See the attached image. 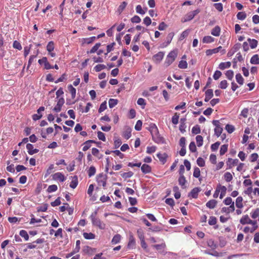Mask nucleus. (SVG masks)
<instances>
[{
    "label": "nucleus",
    "instance_id": "f257e3e1",
    "mask_svg": "<svg viewBox=\"0 0 259 259\" xmlns=\"http://www.w3.org/2000/svg\"><path fill=\"white\" fill-rule=\"evenodd\" d=\"M178 55L177 50H173L170 51L167 55L165 62L164 65L167 67L171 65L176 60Z\"/></svg>",
    "mask_w": 259,
    "mask_h": 259
},
{
    "label": "nucleus",
    "instance_id": "f03ea898",
    "mask_svg": "<svg viewBox=\"0 0 259 259\" xmlns=\"http://www.w3.org/2000/svg\"><path fill=\"white\" fill-rule=\"evenodd\" d=\"M219 52L221 53V55H224L226 53V50L223 48L222 46H219L218 48L213 49H208L205 51L206 55L209 56L213 54H217Z\"/></svg>",
    "mask_w": 259,
    "mask_h": 259
},
{
    "label": "nucleus",
    "instance_id": "7ed1b4c3",
    "mask_svg": "<svg viewBox=\"0 0 259 259\" xmlns=\"http://www.w3.org/2000/svg\"><path fill=\"white\" fill-rule=\"evenodd\" d=\"M150 133L152 139L155 142L160 143L163 142V139L160 136L157 127L155 128Z\"/></svg>",
    "mask_w": 259,
    "mask_h": 259
},
{
    "label": "nucleus",
    "instance_id": "20e7f679",
    "mask_svg": "<svg viewBox=\"0 0 259 259\" xmlns=\"http://www.w3.org/2000/svg\"><path fill=\"white\" fill-rule=\"evenodd\" d=\"M91 218L92 224L94 226L98 227L100 229H105V224L102 222L99 219L95 218V217L94 216L93 214H92L91 215Z\"/></svg>",
    "mask_w": 259,
    "mask_h": 259
},
{
    "label": "nucleus",
    "instance_id": "39448f33",
    "mask_svg": "<svg viewBox=\"0 0 259 259\" xmlns=\"http://www.w3.org/2000/svg\"><path fill=\"white\" fill-rule=\"evenodd\" d=\"M107 176L103 174H100L97 178V182L99 185L105 187L106 186Z\"/></svg>",
    "mask_w": 259,
    "mask_h": 259
},
{
    "label": "nucleus",
    "instance_id": "423d86ee",
    "mask_svg": "<svg viewBox=\"0 0 259 259\" xmlns=\"http://www.w3.org/2000/svg\"><path fill=\"white\" fill-rule=\"evenodd\" d=\"M164 53L163 52H159L152 57L153 61L156 63H159L163 58Z\"/></svg>",
    "mask_w": 259,
    "mask_h": 259
},
{
    "label": "nucleus",
    "instance_id": "0eeeda50",
    "mask_svg": "<svg viewBox=\"0 0 259 259\" xmlns=\"http://www.w3.org/2000/svg\"><path fill=\"white\" fill-rule=\"evenodd\" d=\"M65 102L64 99L63 98H60L58 99L57 101V105L53 108V110L56 112H59L61 110L62 106L64 105Z\"/></svg>",
    "mask_w": 259,
    "mask_h": 259
},
{
    "label": "nucleus",
    "instance_id": "6e6552de",
    "mask_svg": "<svg viewBox=\"0 0 259 259\" xmlns=\"http://www.w3.org/2000/svg\"><path fill=\"white\" fill-rule=\"evenodd\" d=\"M200 12L199 9L195 10L193 11L189 12L186 15L185 21H190L194 18V17Z\"/></svg>",
    "mask_w": 259,
    "mask_h": 259
},
{
    "label": "nucleus",
    "instance_id": "1a4fd4ad",
    "mask_svg": "<svg viewBox=\"0 0 259 259\" xmlns=\"http://www.w3.org/2000/svg\"><path fill=\"white\" fill-rule=\"evenodd\" d=\"M44 242V239L43 238H38L36 239L35 241H33L32 243H29L27 244V246L28 249H34L36 247V244H41Z\"/></svg>",
    "mask_w": 259,
    "mask_h": 259
},
{
    "label": "nucleus",
    "instance_id": "9d476101",
    "mask_svg": "<svg viewBox=\"0 0 259 259\" xmlns=\"http://www.w3.org/2000/svg\"><path fill=\"white\" fill-rule=\"evenodd\" d=\"M254 220H251L247 214L243 215L240 220V224L243 225L250 224Z\"/></svg>",
    "mask_w": 259,
    "mask_h": 259
},
{
    "label": "nucleus",
    "instance_id": "9b49d317",
    "mask_svg": "<svg viewBox=\"0 0 259 259\" xmlns=\"http://www.w3.org/2000/svg\"><path fill=\"white\" fill-rule=\"evenodd\" d=\"M53 179L63 182L65 181L66 178L63 174L58 172L53 175Z\"/></svg>",
    "mask_w": 259,
    "mask_h": 259
},
{
    "label": "nucleus",
    "instance_id": "f8f14e48",
    "mask_svg": "<svg viewBox=\"0 0 259 259\" xmlns=\"http://www.w3.org/2000/svg\"><path fill=\"white\" fill-rule=\"evenodd\" d=\"M239 160L238 159H233L231 158H229L226 162L227 165L228 167V169L232 168L235 165H237Z\"/></svg>",
    "mask_w": 259,
    "mask_h": 259
},
{
    "label": "nucleus",
    "instance_id": "ddd939ff",
    "mask_svg": "<svg viewBox=\"0 0 259 259\" xmlns=\"http://www.w3.org/2000/svg\"><path fill=\"white\" fill-rule=\"evenodd\" d=\"M200 190H201L200 188L195 187L191 191L188 195V196L191 197L193 198H197L198 196V193Z\"/></svg>",
    "mask_w": 259,
    "mask_h": 259
},
{
    "label": "nucleus",
    "instance_id": "4468645a",
    "mask_svg": "<svg viewBox=\"0 0 259 259\" xmlns=\"http://www.w3.org/2000/svg\"><path fill=\"white\" fill-rule=\"evenodd\" d=\"M26 148L28 154L30 155H33L37 153L39 151L38 149H34L33 145L29 143L26 145Z\"/></svg>",
    "mask_w": 259,
    "mask_h": 259
},
{
    "label": "nucleus",
    "instance_id": "2eb2a0df",
    "mask_svg": "<svg viewBox=\"0 0 259 259\" xmlns=\"http://www.w3.org/2000/svg\"><path fill=\"white\" fill-rule=\"evenodd\" d=\"M213 90L212 89H208L205 93V102H207L210 100L213 97Z\"/></svg>",
    "mask_w": 259,
    "mask_h": 259
},
{
    "label": "nucleus",
    "instance_id": "dca6fc26",
    "mask_svg": "<svg viewBox=\"0 0 259 259\" xmlns=\"http://www.w3.org/2000/svg\"><path fill=\"white\" fill-rule=\"evenodd\" d=\"M96 142L94 140H89L83 143V145H84L82 148V150L83 151H86L88 149H89L91 147V143H95Z\"/></svg>",
    "mask_w": 259,
    "mask_h": 259
},
{
    "label": "nucleus",
    "instance_id": "f3484780",
    "mask_svg": "<svg viewBox=\"0 0 259 259\" xmlns=\"http://www.w3.org/2000/svg\"><path fill=\"white\" fill-rule=\"evenodd\" d=\"M141 169L142 172L144 174L150 173L152 170L151 167L147 164H143L141 166Z\"/></svg>",
    "mask_w": 259,
    "mask_h": 259
},
{
    "label": "nucleus",
    "instance_id": "a211bd4d",
    "mask_svg": "<svg viewBox=\"0 0 259 259\" xmlns=\"http://www.w3.org/2000/svg\"><path fill=\"white\" fill-rule=\"evenodd\" d=\"M235 210V206L230 205L229 207H224L222 208L221 211L222 212H225L226 213H229L230 212H234Z\"/></svg>",
    "mask_w": 259,
    "mask_h": 259
},
{
    "label": "nucleus",
    "instance_id": "6ab92c4d",
    "mask_svg": "<svg viewBox=\"0 0 259 259\" xmlns=\"http://www.w3.org/2000/svg\"><path fill=\"white\" fill-rule=\"evenodd\" d=\"M179 184L182 187V188L184 189L186 188V186L185 185L187 183V180H186L184 176H180L178 179Z\"/></svg>",
    "mask_w": 259,
    "mask_h": 259
},
{
    "label": "nucleus",
    "instance_id": "aec40b11",
    "mask_svg": "<svg viewBox=\"0 0 259 259\" xmlns=\"http://www.w3.org/2000/svg\"><path fill=\"white\" fill-rule=\"evenodd\" d=\"M217 201L214 199H211L208 201L206 203V206L207 207L210 209H213L217 205Z\"/></svg>",
    "mask_w": 259,
    "mask_h": 259
},
{
    "label": "nucleus",
    "instance_id": "412c9836",
    "mask_svg": "<svg viewBox=\"0 0 259 259\" xmlns=\"http://www.w3.org/2000/svg\"><path fill=\"white\" fill-rule=\"evenodd\" d=\"M235 204L238 208H242L243 207L242 197L239 196L236 198Z\"/></svg>",
    "mask_w": 259,
    "mask_h": 259
},
{
    "label": "nucleus",
    "instance_id": "4be33fe9",
    "mask_svg": "<svg viewBox=\"0 0 259 259\" xmlns=\"http://www.w3.org/2000/svg\"><path fill=\"white\" fill-rule=\"evenodd\" d=\"M205 253L214 256L216 257H222L223 256L226 252H218L217 251H213V252H209L207 251H205Z\"/></svg>",
    "mask_w": 259,
    "mask_h": 259
},
{
    "label": "nucleus",
    "instance_id": "5701e85b",
    "mask_svg": "<svg viewBox=\"0 0 259 259\" xmlns=\"http://www.w3.org/2000/svg\"><path fill=\"white\" fill-rule=\"evenodd\" d=\"M157 156L162 164H164L166 162L167 157L166 153H158L157 154Z\"/></svg>",
    "mask_w": 259,
    "mask_h": 259
},
{
    "label": "nucleus",
    "instance_id": "b1692460",
    "mask_svg": "<svg viewBox=\"0 0 259 259\" xmlns=\"http://www.w3.org/2000/svg\"><path fill=\"white\" fill-rule=\"evenodd\" d=\"M221 28L219 26H215L211 31V34L214 36H219L220 35Z\"/></svg>",
    "mask_w": 259,
    "mask_h": 259
},
{
    "label": "nucleus",
    "instance_id": "393cba45",
    "mask_svg": "<svg viewBox=\"0 0 259 259\" xmlns=\"http://www.w3.org/2000/svg\"><path fill=\"white\" fill-rule=\"evenodd\" d=\"M68 89L71 95L72 99H74L76 97V89L71 84L68 85Z\"/></svg>",
    "mask_w": 259,
    "mask_h": 259
},
{
    "label": "nucleus",
    "instance_id": "a878e982",
    "mask_svg": "<svg viewBox=\"0 0 259 259\" xmlns=\"http://www.w3.org/2000/svg\"><path fill=\"white\" fill-rule=\"evenodd\" d=\"M214 41V38L211 36H205L202 39L203 43L210 44Z\"/></svg>",
    "mask_w": 259,
    "mask_h": 259
},
{
    "label": "nucleus",
    "instance_id": "bb28decb",
    "mask_svg": "<svg viewBox=\"0 0 259 259\" xmlns=\"http://www.w3.org/2000/svg\"><path fill=\"white\" fill-rule=\"evenodd\" d=\"M231 65L230 62H222L219 65V68L221 70H224L226 68H230Z\"/></svg>",
    "mask_w": 259,
    "mask_h": 259
},
{
    "label": "nucleus",
    "instance_id": "cd10ccee",
    "mask_svg": "<svg viewBox=\"0 0 259 259\" xmlns=\"http://www.w3.org/2000/svg\"><path fill=\"white\" fill-rule=\"evenodd\" d=\"M78 185V178L77 176H74L70 184V187L72 189H75Z\"/></svg>",
    "mask_w": 259,
    "mask_h": 259
},
{
    "label": "nucleus",
    "instance_id": "c85d7f7f",
    "mask_svg": "<svg viewBox=\"0 0 259 259\" xmlns=\"http://www.w3.org/2000/svg\"><path fill=\"white\" fill-rule=\"evenodd\" d=\"M250 62L252 64H259V56L257 54L254 55L250 59Z\"/></svg>",
    "mask_w": 259,
    "mask_h": 259
},
{
    "label": "nucleus",
    "instance_id": "c756f323",
    "mask_svg": "<svg viewBox=\"0 0 259 259\" xmlns=\"http://www.w3.org/2000/svg\"><path fill=\"white\" fill-rule=\"evenodd\" d=\"M251 217L253 219H258L259 221V208H256L253 210L250 213Z\"/></svg>",
    "mask_w": 259,
    "mask_h": 259
},
{
    "label": "nucleus",
    "instance_id": "7c9ffc66",
    "mask_svg": "<svg viewBox=\"0 0 259 259\" xmlns=\"http://www.w3.org/2000/svg\"><path fill=\"white\" fill-rule=\"evenodd\" d=\"M136 244V241L133 236H130L129 241L127 244V247L129 248H133Z\"/></svg>",
    "mask_w": 259,
    "mask_h": 259
},
{
    "label": "nucleus",
    "instance_id": "2f4dec72",
    "mask_svg": "<svg viewBox=\"0 0 259 259\" xmlns=\"http://www.w3.org/2000/svg\"><path fill=\"white\" fill-rule=\"evenodd\" d=\"M132 130L130 128H127L123 133V136L126 139H128L132 136Z\"/></svg>",
    "mask_w": 259,
    "mask_h": 259
},
{
    "label": "nucleus",
    "instance_id": "473e14b6",
    "mask_svg": "<svg viewBox=\"0 0 259 259\" xmlns=\"http://www.w3.org/2000/svg\"><path fill=\"white\" fill-rule=\"evenodd\" d=\"M247 40L249 42L251 49H254L257 47L258 41L256 39L248 38Z\"/></svg>",
    "mask_w": 259,
    "mask_h": 259
},
{
    "label": "nucleus",
    "instance_id": "72a5a7b5",
    "mask_svg": "<svg viewBox=\"0 0 259 259\" xmlns=\"http://www.w3.org/2000/svg\"><path fill=\"white\" fill-rule=\"evenodd\" d=\"M121 235L119 234H116L114 235L111 240L112 244H116L119 243L121 240Z\"/></svg>",
    "mask_w": 259,
    "mask_h": 259
},
{
    "label": "nucleus",
    "instance_id": "f704fd0d",
    "mask_svg": "<svg viewBox=\"0 0 259 259\" xmlns=\"http://www.w3.org/2000/svg\"><path fill=\"white\" fill-rule=\"evenodd\" d=\"M223 203L226 205H234V202L233 201L232 199L230 197H227L226 198L224 201Z\"/></svg>",
    "mask_w": 259,
    "mask_h": 259
},
{
    "label": "nucleus",
    "instance_id": "c9c22d12",
    "mask_svg": "<svg viewBox=\"0 0 259 259\" xmlns=\"http://www.w3.org/2000/svg\"><path fill=\"white\" fill-rule=\"evenodd\" d=\"M196 141L197 145L198 147H200L203 145V137L200 135H198L196 137Z\"/></svg>",
    "mask_w": 259,
    "mask_h": 259
},
{
    "label": "nucleus",
    "instance_id": "e433bc0d",
    "mask_svg": "<svg viewBox=\"0 0 259 259\" xmlns=\"http://www.w3.org/2000/svg\"><path fill=\"white\" fill-rule=\"evenodd\" d=\"M48 207V205L47 203L43 204L41 206H39L37 207V212H46Z\"/></svg>",
    "mask_w": 259,
    "mask_h": 259
},
{
    "label": "nucleus",
    "instance_id": "4c0bfd02",
    "mask_svg": "<svg viewBox=\"0 0 259 259\" xmlns=\"http://www.w3.org/2000/svg\"><path fill=\"white\" fill-rule=\"evenodd\" d=\"M83 236L85 239H94L96 236L92 233L84 232L83 233Z\"/></svg>",
    "mask_w": 259,
    "mask_h": 259
},
{
    "label": "nucleus",
    "instance_id": "58836bf2",
    "mask_svg": "<svg viewBox=\"0 0 259 259\" xmlns=\"http://www.w3.org/2000/svg\"><path fill=\"white\" fill-rule=\"evenodd\" d=\"M180 114L177 112L175 113L174 116L172 117L171 122L174 124H177L179 122V119Z\"/></svg>",
    "mask_w": 259,
    "mask_h": 259
},
{
    "label": "nucleus",
    "instance_id": "ea45409f",
    "mask_svg": "<svg viewBox=\"0 0 259 259\" xmlns=\"http://www.w3.org/2000/svg\"><path fill=\"white\" fill-rule=\"evenodd\" d=\"M145 10L143 9L142 6L140 5H137L136 8V12L141 15H144L146 11L147 10V8H145Z\"/></svg>",
    "mask_w": 259,
    "mask_h": 259
},
{
    "label": "nucleus",
    "instance_id": "a19ab883",
    "mask_svg": "<svg viewBox=\"0 0 259 259\" xmlns=\"http://www.w3.org/2000/svg\"><path fill=\"white\" fill-rule=\"evenodd\" d=\"M109 106L110 108L115 107L118 103V100L114 99H110L108 101Z\"/></svg>",
    "mask_w": 259,
    "mask_h": 259
},
{
    "label": "nucleus",
    "instance_id": "79ce46f5",
    "mask_svg": "<svg viewBox=\"0 0 259 259\" xmlns=\"http://www.w3.org/2000/svg\"><path fill=\"white\" fill-rule=\"evenodd\" d=\"M127 3L125 2H123L118 7L117 9V12L119 14H120L122 11L124 10V9L125 8V7L127 6Z\"/></svg>",
    "mask_w": 259,
    "mask_h": 259
},
{
    "label": "nucleus",
    "instance_id": "37998d69",
    "mask_svg": "<svg viewBox=\"0 0 259 259\" xmlns=\"http://www.w3.org/2000/svg\"><path fill=\"white\" fill-rule=\"evenodd\" d=\"M236 79L237 82L240 85H242L244 83V79L240 73H237L236 75Z\"/></svg>",
    "mask_w": 259,
    "mask_h": 259
},
{
    "label": "nucleus",
    "instance_id": "c03bdc74",
    "mask_svg": "<svg viewBox=\"0 0 259 259\" xmlns=\"http://www.w3.org/2000/svg\"><path fill=\"white\" fill-rule=\"evenodd\" d=\"M228 147V145L227 144H224L221 146L220 150V154L221 155H223L227 152Z\"/></svg>",
    "mask_w": 259,
    "mask_h": 259
},
{
    "label": "nucleus",
    "instance_id": "a18cd8bd",
    "mask_svg": "<svg viewBox=\"0 0 259 259\" xmlns=\"http://www.w3.org/2000/svg\"><path fill=\"white\" fill-rule=\"evenodd\" d=\"M237 18L240 20H243L246 18V14L245 12H240L237 14Z\"/></svg>",
    "mask_w": 259,
    "mask_h": 259
},
{
    "label": "nucleus",
    "instance_id": "49530a36",
    "mask_svg": "<svg viewBox=\"0 0 259 259\" xmlns=\"http://www.w3.org/2000/svg\"><path fill=\"white\" fill-rule=\"evenodd\" d=\"M96 171V168L94 166H91L90 167L88 171V174L89 177H91L95 175Z\"/></svg>",
    "mask_w": 259,
    "mask_h": 259
},
{
    "label": "nucleus",
    "instance_id": "de8ad7c7",
    "mask_svg": "<svg viewBox=\"0 0 259 259\" xmlns=\"http://www.w3.org/2000/svg\"><path fill=\"white\" fill-rule=\"evenodd\" d=\"M208 223L210 226L215 225L217 223V219L216 217L214 216L210 217Z\"/></svg>",
    "mask_w": 259,
    "mask_h": 259
},
{
    "label": "nucleus",
    "instance_id": "09e8293b",
    "mask_svg": "<svg viewBox=\"0 0 259 259\" xmlns=\"http://www.w3.org/2000/svg\"><path fill=\"white\" fill-rule=\"evenodd\" d=\"M133 175L134 173L131 171L125 172L121 174V176L124 179L131 178Z\"/></svg>",
    "mask_w": 259,
    "mask_h": 259
},
{
    "label": "nucleus",
    "instance_id": "8fccbe9b",
    "mask_svg": "<svg viewBox=\"0 0 259 259\" xmlns=\"http://www.w3.org/2000/svg\"><path fill=\"white\" fill-rule=\"evenodd\" d=\"M223 130V128L221 126L215 127L214 130V134L217 136V137H219L222 134Z\"/></svg>",
    "mask_w": 259,
    "mask_h": 259
},
{
    "label": "nucleus",
    "instance_id": "3c124183",
    "mask_svg": "<svg viewBox=\"0 0 259 259\" xmlns=\"http://www.w3.org/2000/svg\"><path fill=\"white\" fill-rule=\"evenodd\" d=\"M20 235L24 238L25 240L27 241L29 239V235L27 233V232L24 230H21L19 233Z\"/></svg>",
    "mask_w": 259,
    "mask_h": 259
},
{
    "label": "nucleus",
    "instance_id": "603ef678",
    "mask_svg": "<svg viewBox=\"0 0 259 259\" xmlns=\"http://www.w3.org/2000/svg\"><path fill=\"white\" fill-rule=\"evenodd\" d=\"M252 225L251 227H250V232L253 233L258 228V225L257 224V221L256 220H254L253 223L250 224Z\"/></svg>",
    "mask_w": 259,
    "mask_h": 259
},
{
    "label": "nucleus",
    "instance_id": "864d4df0",
    "mask_svg": "<svg viewBox=\"0 0 259 259\" xmlns=\"http://www.w3.org/2000/svg\"><path fill=\"white\" fill-rule=\"evenodd\" d=\"M58 187L56 185H50L48 189H47V192L48 193H52L54 192H55L57 190Z\"/></svg>",
    "mask_w": 259,
    "mask_h": 259
},
{
    "label": "nucleus",
    "instance_id": "5fc2aeb1",
    "mask_svg": "<svg viewBox=\"0 0 259 259\" xmlns=\"http://www.w3.org/2000/svg\"><path fill=\"white\" fill-rule=\"evenodd\" d=\"M224 178L226 182H230L232 180L233 176L230 172H227L224 174Z\"/></svg>",
    "mask_w": 259,
    "mask_h": 259
},
{
    "label": "nucleus",
    "instance_id": "6e6d98bb",
    "mask_svg": "<svg viewBox=\"0 0 259 259\" xmlns=\"http://www.w3.org/2000/svg\"><path fill=\"white\" fill-rule=\"evenodd\" d=\"M54 49V43L53 41L49 42L47 46V50L49 52H53Z\"/></svg>",
    "mask_w": 259,
    "mask_h": 259
},
{
    "label": "nucleus",
    "instance_id": "4d7b16f0",
    "mask_svg": "<svg viewBox=\"0 0 259 259\" xmlns=\"http://www.w3.org/2000/svg\"><path fill=\"white\" fill-rule=\"evenodd\" d=\"M225 75L229 80H232L234 77V72L231 70L226 71Z\"/></svg>",
    "mask_w": 259,
    "mask_h": 259
},
{
    "label": "nucleus",
    "instance_id": "13d9d810",
    "mask_svg": "<svg viewBox=\"0 0 259 259\" xmlns=\"http://www.w3.org/2000/svg\"><path fill=\"white\" fill-rule=\"evenodd\" d=\"M201 130L200 126L198 125H196L193 127L192 129V133L193 134L197 135L200 133Z\"/></svg>",
    "mask_w": 259,
    "mask_h": 259
},
{
    "label": "nucleus",
    "instance_id": "bf43d9fd",
    "mask_svg": "<svg viewBox=\"0 0 259 259\" xmlns=\"http://www.w3.org/2000/svg\"><path fill=\"white\" fill-rule=\"evenodd\" d=\"M213 6L220 12H222L223 10V5L221 3L214 4Z\"/></svg>",
    "mask_w": 259,
    "mask_h": 259
},
{
    "label": "nucleus",
    "instance_id": "052dcab7",
    "mask_svg": "<svg viewBox=\"0 0 259 259\" xmlns=\"http://www.w3.org/2000/svg\"><path fill=\"white\" fill-rule=\"evenodd\" d=\"M178 67L181 69H186L188 67V64L186 61L181 60L179 63Z\"/></svg>",
    "mask_w": 259,
    "mask_h": 259
},
{
    "label": "nucleus",
    "instance_id": "680f3d73",
    "mask_svg": "<svg viewBox=\"0 0 259 259\" xmlns=\"http://www.w3.org/2000/svg\"><path fill=\"white\" fill-rule=\"evenodd\" d=\"M101 46V44L100 43H97L92 48V49L90 51V52H88V53H91V54H92V53H95L97 51V50H98V49L99 48V47Z\"/></svg>",
    "mask_w": 259,
    "mask_h": 259
},
{
    "label": "nucleus",
    "instance_id": "e2e57ef3",
    "mask_svg": "<svg viewBox=\"0 0 259 259\" xmlns=\"http://www.w3.org/2000/svg\"><path fill=\"white\" fill-rule=\"evenodd\" d=\"M106 68V66L104 64H98L95 67L94 69L96 72H99L101 71L103 69H104Z\"/></svg>",
    "mask_w": 259,
    "mask_h": 259
},
{
    "label": "nucleus",
    "instance_id": "0e129e2a",
    "mask_svg": "<svg viewBox=\"0 0 259 259\" xmlns=\"http://www.w3.org/2000/svg\"><path fill=\"white\" fill-rule=\"evenodd\" d=\"M193 176L196 178H198L200 176V170L198 167H195L194 168V172H193Z\"/></svg>",
    "mask_w": 259,
    "mask_h": 259
},
{
    "label": "nucleus",
    "instance_id": "69168bd1",
    "mask_svg": "<svg viewBox=\"0 0 259 259\" xmlns=\"http://www.w3.org/2000/svg\"><path fill=\"white\" fill-rule=\"evenodd\" d=\"M258 158V155L257 153H254L251 154L249 157V160L250 162H255L257 160Z\"/></svg>",
    "mask_w": 259,
    "mask_h": 259
},
{
    "label": "nucleus",
    "instance_id": "338daca9",
    "mask_svg": "<svg viewBox=\"0 0 259 259\" xmlns=\"http://www.w3.org/2000/svg\"><path fill=\"white\" fill-rule=\"evenodd\" d=\"M225 129L229 134L232 133L235 131V127L232 125L227 124Z\"/></svg>",
    "mask_w": 259,
    "mask_h": 259
},
{
    "label": "nucleus",
    "instance_id": "774afa93",
    "mask_svg": "<svg viewBox=\"0 0 259 259\" xmlns=\"http://www.w3.org/2000/svg\"><path fill=\"white\" fill-rule=\"evenodd\" d=\"M131 21L133 23H138L141 22V19L139 16L135 15L131 18Z\"/></svg>",
    "mask_w": 259,
    "mask_h": 259
}]
</instances>
